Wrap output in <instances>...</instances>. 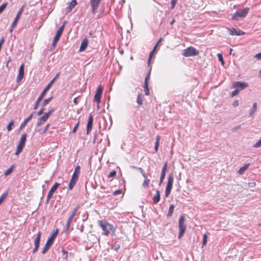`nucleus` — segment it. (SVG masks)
<instances>
[{"instance_id":"680f3d73","label":"nucleus","mask_w":261,"mask_h":261,"mask_svg":"<svg viewBox=\"0 0 261 261\" xmlns=\"http://www.w3.org/2000/svg\"><path fill=\"white\" fill-rule=\"evenodd\" d=\"M239 105V102L238 100H235L232 103V106L233 107H236L238 106Z\"/></svg>"},{"instance_id":"7ed1b4c3","label":"nucleus","mask_w":261,"mask_h":261,"mask_svg":"<svg viewBox=\"0 0 261 261\" xmlns=\"http://www.w3.org/2000/svg\"><path fill=\"white\" fill-rule=\"evenodd\" d=\"M80 172V167L79 166H77L74 169V172L72 175L71 178L69 181V184L68 185V189L70 190H71L73 187H74L75 185L76 184Z\"/></svg>"},{"instance_id":"f3484780","label":"nucleus","mask_w":261,"mask_h":261,"mask_svg":"<svg viewBox=\"0 0 261 261\" xmlns=\"http://www.w3.org/2000/svg\"><path fill=\"white\" fill-rule=\"evenodd\" d=\"M60 186V184L58 182H56L50 188L47 195L48 198H51L53 196V194L57 190L59 186Z\"/></svg>"},{"instance_id":"f03ea898","label":"nucleus","mask_w":261,"mask_h":261,"mask_svg":"<svg viewBox=\"0 0 261 261\" xmlns=\"http://www.w3.org/2000/svg\"><path fill=\"white\" fill-rule=\"evenodd\" d=\"M98 224L103 230V234L108 236L111 231L113 233H114L115 231V228L113 226L110 224L106 221L99 220L98 221Z\"/></svg>"},{"instance_id":"c756f323","label":"nucleus","mask_w":261,"mask_h":261,"mask_svg":"<svg viewBox=\"0 0 261 261\" xmlns=\"http://www.w3.org/2000/svg\"><path fill=\"white\" fill-rule=\"evenodd\" d=\"M53 96H51L49 98H48L47 99H45L42 103V106L43 107H44L46 105H47L49 102L50 101L53 99Z\"/></svg>"},{"instance_id":"c9c22d12","label":"nucleus","mask_w":261,"mask_h":261,"mask_svg":"<svg viewBox=\"0 0 261 261\" xmlns=\"http://www.w3.org/2000/svg\"><path fill=\"white\" fill-rule=\"evenodd\" d=\"M14 124V121L11 120L7 125V128L8 131H10L12 129V127Z\"/></svg>"},{"instance_id":"7c9ffc66","label":"nucleus","mask_w":261,"mask_h":261,"mask_svg":"<svg viewBox=\"0 0 261 261\" xmlns=\"http://www.w3.org/2000/svg\"><path fill=\"white\" fill-rule=\"evenodd\" d=\"M167 167H168L167 162H165L163 165V168H162L161 174L166 175V172L167 170Z\"/></svg>"},{"instance_id":"58836bf2","label":"nucleus","mask_w":261,"mask_h":261,"mask_svg":"<svg viewBox=\"0 0 261 261\" xmlns=\"http://www.w3.org/2000/svg\"><path fill=\"white\" fill-rule=\"evenodd\" d=\"M7 3H5L0 6V14L6 9Z\"/></svg>"},{"instance_id":"a878e982","label":"nucleus","mask_w":261,"mask_h":261,"mask_svg":"<svg viewBox=\"0 0 261 261\" xmlns=\"http://www.w3.org/2000/svg\"><path fill=\"white\" fill-rule=\"evenodd\" d=\"M137 102L139 105H141L143 103V97L140 94H139L137 98Z\"/></svg>"},{"instance_id":"338daca9","label":"nucleus","mask_w":261,"mask_h":261,"mask_svg":"<svg viewBox=\"0 0 261 261\" xmlns=\"http://www.w3.org/2000/svg\"><path fill=\"white\" fill-rule=\"evenodd\" d=\"M140 171V172L141 173V174L142 175V176H143V175H146L145 173L143 171V170L141 169V168H139Z\"/></svg>"},{"instance_id":"ddd939ff","label":"nucleus","mask_w":261,"mask_h":261,"mask_svg":"<svg viewBox=\"0 0 261 261\" xmlns=\"http://www.w3.org/2000/svg\"><path fill=\"white\" fill-rule=\"evenodd\" d=\"M101 0H90V3L92 7V13L95 14L98 9Z\"/></svg>"},{"instance_id":"5701e85b","label":"nucleus","mask_w":261,"mask_h":261,"mask_svg":"<svg viewBox=\"0 0 261 261\" xmlns=\"http://www.w3.org/2000/svg\"><path fill=\"white\" fill-rule=\"evenodd\" d=\"M250 166V164H246L244 166L241 167L238 172L240 174H242L244 173V172L248 168V167Z\"/></svg>"},{"instance_id":"0eeeda50","label":"nucleus","mask_w":261,"mask_h":261,"mask_svg":"<svg viewBox=\"0 0 261 261\" xmlns=\"http://www.w3.org/2000/svg\"><path fill=\"white\" fill-rule=\"evenodd\" d=\"M27 133H24L22 135V136L19 140L18 144L17 146V149H16V152H15L16 155H18L19 154H20L21 152V151L25 145V143L27 140Z\"/></svg>"},{"instance_id":"aec40b11","label":"nucleus","mask_w":261,"mask_h":261,"mask_svg":"<svg viewBox=\"0 0 261 261\" xmlns=\"http://www.w3.org/2000/svg\"><path fill=\"white\" fill-rule=\"evenodd\" d=\"M153 202L154 204L158 203L160 200V192L159 190L156 191V194L152 198Z\"/></svg>"},{"instance_id":"a18cd8bd","label":"nucleus","mask_w":261,"mask_h":261,"mask_svg":"<svg viewBox=\"0 0 261 261\" xmlns=\"http://www.w3.org/2000/svg\"><path fill=\"white\" fill-rule=\"evenodd\" d=\"M23 76H24L22 75L18 74V75L17 76V79H16V82L19 83L20 82H21V81L23 79Z\"/></svg>"},{"instance_id":"f8f14e48","label":"nucleus","mask_w":261,"mask_h":261,"mask_svg":"<svg viewBox=\"0 0 261 261\" xmlns=\"http://www.w3.org/2000/svg\"><path fill=\"white\" fill-rule=\"evenodd\" d=\"M24 7V6H23L18 11L16 15V17L11 24V27L12 28V29H14L16 26L17 22H18L19 19L20 18V17L21 15L22 14V13L23 12Z\"/></svg>"},{"instance_id":"4d7b16f0","label":"nucleus","mask_w":261,"mask_h":261,"mask_svg":"<svg viewBox=\"0 0 261 261\" xmlns=\"http://www.w3.org/2000/svg\"><path fill=\"white\" fill-rule=\"evenodd\" d=\"M160 139V137L157 136L156 138L155 142V145H159Z\"/></svg>"},{"instance_id":"423d86ee","label":"nucleus","mask_w":261,"mask_h":261,"mask_svg":"<svg viewBox=\"0 0 261 261\" xmlns=\"http://www.w3.org/2000/svg\"><path fill=\"white\" fill-rule=\"evenodd\" d=\"M249 9L248 8H245L243 9L238 10L234 13L232 17V20H238L239 18H244L246 16L249 12Z\"/></svg>"},{"instance_id":"3c124183","label":"nucleus","mask_w":261,"mask_h":261,"mask_svg":"<svg viewBox=\"0 0 261 261\" xmlns=\"http://www.w3.org/2000/svg\"><path fill=\"white\" fill-rule=\"evenodd\" d=\"M239 92V91L236 89L235 90H234L231 94V96L232 97H234V96L237 95Z\"/></svg>"},{"instance_id":"37998d69","label":"nucleus","mask_w":261,"mask_h":261,"mask_svg":"<svg viewBox=\"0 0 261 261\" xmlns=\"http://www.w3.org/2000/svg\"><path fill=\"white\" fill-rule=\"evenodd\" d=\"M116 171L115 170H113V171H111V172H110V173L109 174L108 176L109 178L113 177L115 176H116Z\"/></svg>"},{"instance_id":"dca6fc26","label":"nucleus","mask_w":261,"mask_h":261,"mask_svg":"<svg viewBox=\"0 0 261 261\" xmlns=\"http://www.w3.org/2000/svg\"><path fill=\"white\" fill-rule=\"evenodd\" d=\"M93 122V117L92 114L89 116L88 121L87 125V134H89L92 130Z\"/></svg>"},{"instance_id":"39448f33","label":"nucleus","mask_w":261,"mask_h":261,"mask_svg":"<svg viewBox=\"0 0 261 261\" xmlns=\"http://www.w3.org/2000/svg\"><path fill=\"white\" fill-rule=\"evenodd\" d=\"M185 221V217L184 215H181L179 218L178 222V228L179 229V234L178 236V239H181L182 237L184 236L186 229V225L184 224V222Z\"/></svg>"},{"instance_id":"774afa93","label":"nucleus","mask_w":261,"mask_h":261,"mask_svg":"<svg viewBox=\"0 0 261 261\" xmlns=\"http://www.w3.org/2000/svg\"><path fill=\"white\" fill-rule=\"evenodd\" d=\"M4 39L3 38V39H2L1 40V41H0V49L1 48V47H2V44H3V43H4Z\"/></svg>"},{"instance_id":"0e129e2a","label":"nucleus","mask_w":261,"mask_h":261,"mask_svg":"<svg viewBox=\"0 0 261 261\" xmlns=\"http://www.w3.org/2000/svg\"><path fill=\"white\" fill-rule=\"evenodd\" d=\"M140 171V172L141 173V174L142 175V176H143V175H146L145 173L143 171V170L141 169V168H139Z\"/></svg>"},{"instance_id":"49530a36","label":"nucleus","mask_w":261,"mask_h":261,"mask_svg":"<svg viewBox=\"0 0 261 261\" xmlns=\"http://www.w3.org/2000/svg\"><path fill=\"white\" fill-rule=\"evenodd\" d=\"M79 208V205L77 206L76 207H75L71 215H72L75 217L76 215V213H77Z\"/></svg>"},{"instance_id":"4468645a","label":"nucleus","mask_w":261,"mask_h":261,"mask_svg":"<svg viewBox=\"0 0 261 261\" xmlns=\"http://www.w3.org/2000/svg\"><path fill=\"white\" fill-rule=\"evenodd\" d=\"M228 32L230 35H237L240 36L244 34L243 32L239 30V29L231 28L227 29Z\"/></svg>"},{"instance_id":"393cba45","label":"nucleus","mask_w":261,"mask_h":261,"mask_svg":"<svg viewBox=\"0 0 261 261\" xmlns=\"http://www.w3.org/2000/svg\"><path fill=\"white\" fill-rule=\"evenodd\" d=\"M257 110V103H254L250 111L249 116H251Z\"/></svg>"},{"instance_id":"c03bdc74","label":"nucleus","mask_w":261,"mask_h":261,"mask_svg":"<svg viewBox=\"0 0 261 261\" xmlns=\"http://www.w3.org/2000/svg\"><path fill=\"white\" fill-rule=\"evenodd\" d=\"M165 175H164V174H161V176H160V181H159V186H160L161 185V184H162L163 182V180L165 178Z\"/></svg>"},{"instance_id":"2f4dec72","label":"nucleus","mask_w":261,"mask_h":261,"mask_svg":"<svg viewBox=\"0 0 261 261\" xmlns=\"http://www.w3.org/2000/svg\"><path fill=\"white\" fill-rule=\"evenodd\" d=\"M167 167H168L167 162H165L163 165V168H162L161 174L166 175V172L167 170Z\"/></svg>"},{"instance_id":"6ab92c4d","label":"nucleus","mask_w":261,"mask_h":261,"mask_svg":"<svg viewBox=\"0 0 261 261\" xmlns=\"http://www.w3.org/2000/svg\"><path fill=\"white\" fill-rule=\"evenodd\" d=\"M76 4L77 2L76 0H72V1L69 3L68 6L66 8L67 13L70 12Z\"/></svg>"},{"instance_id":"a211bd4d","label":"nucleus","mask_w":261,"mask_h":261,"mask_svg":"<svg viewBox=\"0 0 261 261\" xmlns=\"http://www.w3.org/2000/svg\"><path fill=\"white\" fill-rule=\"evenodd\" d=\"M35 112H33L32 113H31L29 117H28L26 119H25L21 123L20 126H19V129H21L23 128L27 124V123L32 118L34 113Z\"/></svg>"},{"instance_id":"20e7f679","label":"nucleus","mask_w":261,"mask_h":261,"mask_svg":"<svg viewBox=\"0 0 261 261\" xmlns=\"http://www.w3.org/2000/svg\"><path fill=\"white\" fill-rule=\"evenodd\" d=\"M58 233V229H57V230L54 232L51 236L47 239V242L45 243V246L42 251V254H45L49 249L50 246L52 245L55 238H56L57 236Z\"/></svg>"},{"instance_id":"09e8293b","label":"nucleus","mask_w":261,"mask_h":261,"mask_svg":"<svg viewBox=\"0 0 261 261\" xmlns=\"http://www.w3.org/2000/svg\"><path fill=\"white\" fill-rule=\"evenodd\" d=\"M121 193H122V190L121 189H119V190L115 191L113 192V195H118L120 194Z\"/></svg>"},{"instance_id":"473e14b6","label":"nucleus","mask_w":261,"mask_h":261,"mask_svg":"<svg viewBox=\"0 0 261 261\" xmlns=\"http://www.w3.org/2000/svg\"><path fill=\"white\" fill-rule=\"evenodd\" d=\"M101 97V95H99L95 93L94 95V100L98 104H99L100 102Z\"/></svg>"},{"instance_id":"8fccbe9b","label":"nucleus","mask_w":261,"mask_h":261,"mask_svg":"<svg viewBox=\"0 0 261 261\" xmlns=\"http://www.w3.org/2000/svg\"><path fill=\"white\" fill-rule=\"evenodd\" d=\"M44 110H45V109L44 108V107L42 106L41 109L38 112L37 115L38 116L41 115L43 113Z\"/></svg>"},{"instance_id":"72a5a7b5","label":"nucleus","mask_w":261,"mask_h":261,"mask_svg":"<svg viewBox=\"0 0 261 261\" xmlns=\"http://www.w3.org/2000/svg\"><path fill=\"white\" fill-rule=\"evenodd\" d=\"M13 170V166L12 165L11 167H10L9 169H8L5 172V175L8 176L9 174H10Z\"/></svg>"},{"instance_id":"4c0bfd02","label":"nucleus","mask_w":261,"mask_h":261,"mask_svg":"<svg viewBox=\"0 0 261 261\" xmlns=\"http://www.w3.org/2000/svg\"><path fill=\"white\" fill-rule=\"evenodd\" d=\"M253 147L254 148H259L261 147V139H259L256 143H255Z\"/></svg>"},{"instance_id":"f704fd0d","label":"nucleus","mask_w":261,"mask_h":261,"mask_svg":"<svg viewBox=\"0 0 261 261\" xmlns=\"http://www.w3.org/2000/svg\"><path fill=\"white\" fill-rule=\"evenodd\" d=\"M150 182V179H144L143 184H142V186L144 187V188H147L148 187V185H149V183Z\"/></svg>"},{"instance_id":"412c9836","label":"nucleus","mask_w":261,"mask_h":261,"mask_svg":"<svg viewBox=\"0 0 261 261\" xmlns=\"http://www.w3.org/2000/svg\"><path fill=\"white\" fill-rule=\"evenodd\" d=\"M41 234H42V233H41V231H39L38 233H37V237L35 238V241H34V245H35V246H37L38 247H39V244H40V238H41Z\"/></svg>"},{"instance_id":"c85d7f7f","label":"nucleus","mask_w":261,"mask_h":261,"mask_svg":"<svg viewBox=\"0 0 261 261\" xmlns=\"http://www.w3.org/2000/svg\"><path fill=\"white\" fill-rule=\"evenodd\" d=\"M103 91V88L100 85L99 86L96 90V94H98L99 95H102Z\"/></svg>"},{"instance_id":"1a4fd4ad","label":"nucleus","mask_w":261,"mask_h":261,"mask_svg":"<svg viewBox=\"0 0 261 261\" xmlns=\"http://www.w3.org/2000/svg\"><path fill=\"white\" fill-rule=\"evenodd\" d=\"M173 183V175L171 173L169 174L168 177V181L165 190V196L167 197L170 194Z\"/></svg>"},{"instance_id":"a19ab883","label":"nucleus","mask_w":261,"mask_h":261,"mask_svg":"<svg viewBox=\"0 0 261 261\" xmlns=\"http://www.w3.org/2000/svg\"><path fill=\"white\" fill-rule=\"evenodd\" d=\"M144 91L146 95H148L149 94V89L148 88V85H144Z\"/></svg>"},{"instance_id":"9b49d317","label":"nucleus","mask_w":261,"mask_h":261,"mask_svg":"<svg viewBox=\"0 0 261 261\" xmlns=\"http://www.w3.org/2000/svg\"><path fill=\"white\" fill-rule=\"evenodd\" d=\"M248 86V83L244 82H235L232 84V87L236 88L239 91L244 90Z\"/></svg>"},{"instance_id":"4be33fe9","label":"nucleus","mask_w":261,"mask_h":261,"mask_svg":"<svg viewBox=\"0 0 261 261\" xmlns=\"http://www.w3.org/2000/svg\"><path fill=\"white\" fill-rule=\"evenodd\" d=\"M88 42L89 41L88 38H85L81 43L80 49H86L88 45Z\"/></svg>"},{"instance_id":"e433bc0d","label":"nucleus","mask_w":261,"mask_h":261,"mask_svg":"<svg viewBox=\"0 0 261 261\" xmlns=\"http://www.w3.org/2000/svg\"><path fill=\"white\" fill-rule=\"evenodd\" d=\"M151 69L149 70L148 71L147 75H146L145 79V82L144 85H148V81L149 79Z\"/></svg>"},{"instance_id":"69168bd1","label":"nucleus","mask_w":261,"mask_h":261,"mask_svg":"<svg viewBox=\"0 0 261 261\" xmlns=\"http://www.w3.org/2000/svg\"><path fill=\"white\" fill-rule=\"evenodd\" d=\"M140 171V172L141 173V174L142 175V176H143V175H146L145 173L143 171V170L141 169V168H139Z\"/></svg>"},{"instance_id":"79ce46f5","label":"nucleus","mask_w":261,"mask_h":261,"mask_svg":"<svg viewBox=\"0 0 261 261\" xmlns=\"http://www.w3.org/2000/svg\"><path fill=\"white\" fill-rule=\"evenodd\" d=\"M158 50H152V51L150 53L148 58L150 59H152V57L154 55V54L157 52Z\"/></svg>"},{"instance_id":"e2e57ef3","label":"nucleus","mask_w":261,"mask_h":261,"mask_svg":"<svg viewBox=\"0 0 261 261\" xmlns=\"http://www.w3.org/2000/svg\"><path fill=\"white\" fill-rule=\"evenodd\" d=\"M38 248L39 247H38L37 246H35V247H34V249L33 250V253H35L38 250Z\"/></svg>"},{"instance_id":"6e6552de","label":"nucleus","mask_w":261,"mask_h":261,"mask_svg":"<svg viewBox=\"0 0 261 261\" xmlns=\"http://www.w3.org/2000/svg\"><path fill=\"white\" fill-rule=\"evenodd\" d=\"M66 23V22L64 21L63 24L58 29V31H57L56 34L54 37V40L52 42V47H55L56 46L57 42L59 41L61 36L62 34Z\"/></svg>"},{"instance_id":"9d476101","label":"nucleus","mask_w":261,"mask_h":261,"mask_svg":"<svg viewBox=\"0 0 261 261\" xmlns=\"http://www.w3.org/2000/svg\"><path fill=\"white\" fill-rule=\"evenodd\" d=\"M54 112V109H51L48 112L45 113L44 115L40 117L37 122V125L40 126L45 122L49 118V116Z\"/></svg>"},{"instance_id":"13d9d810","label":"nucleus","mask_w":261,"mask_h":261,"mask_svg":"<svg viewBox=\"0 0 261 261\" xmlns=\"http://www.w3.org/2000/svg\"><path fill=\"white\" fill-rule=\"evenodd\" d=\"M162 39H160L158 42L156 43V44L154 46L152 49H156L158 45L161 43L162 41Z\"/></svg>"},{"instance_id":"603ef678","label":"nucleus","mask_w":261,"mask_h":261,"mask_svg":"<svg viewBox=\"0 0 261 261\" xmlns=\"http://www.w3.org/2000/svg\"><path fill=\"white\" fill-rule=\"evenodd\" d=\"M79 122H77L72 129L73 133H75L76 132L77 128L79 126Z\"/></svg>"},{"instance_id":"bf43d9fd","label":"nucleus","mask_w":261,"mask_h":261,"mask_svg":"<svg viewBox=\"0 0 261 261\" xmlns=\"http://www.w3.org/2000/svg\"><path fill=\"white\" fill-rule=\"evenodd\" d=\"M162 39H160L158 42L156 43V44L154 46L152 49H156L158 45L161 43L162 41Z\"/></svg>"},{"instance_id":"2eb2a0df","label":"nucleus","mask_w":261,"mask_h":261,"mask_svg":"<svg viewBox=\"0 0 261 261\" xmlns=\"http://www.w3.org/2000/svg\"><path fill=\"white\" fill-rule=\"evenodd\" d=\"M185 51L182 55L185 57H192L199 54L198 50H184Z\"/></svg>"},{"instance_id":"6e6d98bb","label":"nucleus","mask_w":261,"mask_h":261,"mask_svg":"<svg viewBox=\"0 0 261 261\" xmlns=\"http://www.w3.org/2000/svg\"><path fill=\"white\" fill-rule=\"evenodd\" d=\"M254 57L257 60H261V53L256 54Z\"/></svg>"},{"instance_id":"ea45409f","label":"nucleus","mask_w":261,"mask_h":261,"mask_svg":"<svg viewBox=\"0 0 261 261\" xmlns=\"http://www.w3.org/2000/svg\"><path fill=\"white\" fill-rule=\"evenodd\" d=\"M207 236L206 234L203 236L202 246H205L207 243Z\"/></svg>"},{"instance_id":"bb28decb","label":"nucleus","mask_w":261,"mask_h":261,"mask_svg":"<svg viewBox=\"0 0 261 261\" xmlns=\"http://www.w3.org/2000/svg\"><path fill=\"white\" fill-rule=\"evenodd\" d=\"M217 57L218 58V60L221 63L222 65H224L225 64L223 58L222 54L218 53L217 54Z\"/></svg>"},{"instance_id":"5fc2aeb1","label":"nucleus","mask_w":261,"mask_h":261,"mask_svg":"<svg viewBox=\"0 0 261 261\" xmlns=\"http://www.w3.org/2000/svg\"><path fill=\"white\" fill-rule=\"evenodd\" d=\"M177 1V0H171V4L172 5V7H171L172 9L174 8Z\"/></svg>"},{"instance_id":"cd10ccee","label":"nucleus","mask_w":261,"mask_h":261,"mask_svg":"<svg viewBox=\"0 0 261 261\" xmlns=\"http://www.w3.org/2000/svg\"><path fill=\"white\" fill-rule=\"evenodd\" d=\"M24 63L21 64L19 69L18 74L22 75L24 76Z\"/></svg>"},{"instance_id":"864d4df0","label":"nucleus","mask_w":261,"mask_h":261,"mask_svg":"<svg viewBox=\"0 0 261 261\" xmlns=\"http://www.w3.org/2000/svg\"><path fill=\"white\" fill-rule=\"evenodd\" d=\"M119 248H120V245L119 244H115L112 247V249L115 251H117Z\"/></svg>"},{"instance_id":"de8ad7c7","label":"nucleus","mask_w":261,"mask_h":261,"mask_svg":"<svg viewBox=\"0 0 261 261\" xmlns=\"http://www.w3.org/2000/svg\"><path fill=\"white\" fill-rule=\"evenodd\" d=\"M7 194H8V192H6V193H3L1 195V196L0 197V200H1V201H2V202L3 201L4 199L7 197Z\"/></svg>"},{"instance_id":"052dcab7","label":"nucleus","mask_w":261,"mask_h":261,"mask_svg":"<svg viewBox=\"0 0 261 261\" xmlns=\"http://www.w3.org/2000/svg\"><path fill=\"white\" fill-rule=\"evenodd\" d=\"M70 226V223H66V227L65 228V231H67L69 230Z\"/></svg>"},{"instance_id":"f257e3e1","label":"nucleus","mask_w":261,"mask_h":261,"mask_svg":"<svg viewBox=\"0 0 261 261\" xmlns=\"http://www.w3.org/2000/svg\"><path fill=\"white\" fill-rule=\"evenodd\" d=\"M60 73L59 72L57 73L56 76L54 77V79H53L50 82L47 84V85L46 86V87L44 89L42 93L40 94L39 96L38 97L37 100L35 102V103L34 105V109L36 110L38 109L39 103L40 101L42 100L43 97H44L45 94L46 92H47V91L49 90V89L51 88L53 84L55 83L56 79L59 76Z\"/></svg>"},{"instance_id":"b1692460","label":"nucleus","mask_w":261,"mask_h":261,"mask_svg":"<svg viewBox=\"0 0 261 261\" xmlns=\"http://www.w3.org/2000/svg\"><path fill=\"white\" fill-rule=\"evenodd\" d=\"M174 205L173 204H171L170 205L169 211H168V214L167 215V216L168 217H171L172 215V214L174 211Z\"/></svg>"}]
</instances>
